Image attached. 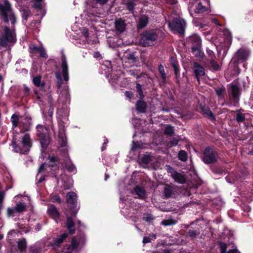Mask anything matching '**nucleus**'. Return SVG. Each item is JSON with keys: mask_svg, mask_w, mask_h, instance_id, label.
Listing matches in <instances>:
<instances>
[{"mask_svg": "<svg viewBox=\"0 0 253 253\" xmlns=\"http://www.w3.org/2000/svg\"><path fill=\"white\" fill-rule=\"evenodd\" d=\"M66 202L67 209L70 213V215L68 216L66 218V227L69 233L71 235L74 234L76 229L74 228L75 223L73 220L76 218L79 207H77V195L74 192H69L66 195Z\"/></svg>", "mask_w": 253, "mask_h": 253, "instance_id": "obj_1", "label": "nucleus"}, {"mask_svg": "<svg viewBox=\"0 0 253 253\" xmlns=\"http://www.w3.org/2000/svg\"><path fill=\"white\" fill-rule=\"evenodd\" d=\"M37 136L40 143L42 153L44 152L47 149L51 141L49 129L46 126L38 125L37 127Z\"/></svg>", "mask_w": 253, "mask_h": 253, "instance_id": "obj_2", "label": "nucleus"}, {"mask_svg": "<svg viewBox=\"0 0 253 253\" xmlns=\"http://www.w3.org/2000/svg\"><path fill=\"white\" fill-rule=\"evenodd\" d=\"M32 142L30 134L26 133L22 137V141L20 142L21 145L17 144L14 138L13 139L11 144L14 152L25 154L29 152L30 149L32 145Z\"/></svg>", "mask_w": 253, "mask_h": 253, "instance_id": "obj_3", "label": "nucleus"}, {"mask_svg": "<svg viewBox=\"0 0 253 253\" xmlns=\"http://www.w3.org/2000/svg\"><path fill=\"white\" fill-rule=\"evenodd\" d=\"M219 158L218 149L213 146L206 147L203 153L202 160L207 165L213 164L217 162Z\"/></svg>", "mask_w": 253, "mask_h": 253, "instance_id": "obj_4", "label": "nucleus"}, {"mask_svg": "<svg viewBox=\"0 0 253 253\" xmlns=\"http://www.w3.org/2000/svg\"><path fill=\"white\" fill-rule=\"evenodd\" d=\"M0 15L4 22L9 23L10 20L11 23L14 25L16 22V17L12 11L9 3H5V4H0Z\"/></svg>", "mask_w": 253, "mask_h": 253, "instance_id": "obj_5", "label": "nucleus"}, {"mask_svg": "<svg viewBox=\"0 0 253 253\" xmlns=\"http://www.w3.org/2000/svg\"><path fill=\"white\" fill-rule=\"evenodd\" d=\"M157 38V35L153 30H146L140 34L139 42L143 47L149 46L154 44Z\"/></svg>", "mask_w": 253, "mask_h": 253, "instance_id": "obj_6", "label": "nucleus"}, {"mask_svg": "<svg viewBox=\"0 0 253 253\" xmlns=\"http://www.w3.org/2000/svg\"><path fill=\"white\" fill-rule=\"evenodd\" d=\"M16 38L14 33L8 26H5L0 36V46L6 47L9 43H14Z\"/></svg>", "mask_w": 253, "mask_h": 253, "instance_id": "obj_7", "label": "nucleus"}, {"mask_svg": "<svg viewBox=\"0 0 253 253\" xmlns=\"http://www.w3.org/2000/svg\"><path fill=\"white\" fill-rule=\"evenodd\" d=\"M168 24L172 30L176 31L180 36L184 35L185 22L183 20L176 18L173 19L172 22L168 21Z\"/></svg>", "mask_w": 253, "mask_h": 253, "instance_id": "obj_8", "label": "nucleus"}, {"mask_svg": "<svg viewBox=\"0 0 253 253\" xmlns=\"http://www.w3.org/2000/svg\"><path fill=\"white\" fill-rule=\"evenodd\" d=\"M26 211V205L24 203H17L15 207L8 208L6 210V215L8 217H14L16 213H21Z\"/></svg>", "mask_w": 253, "mask_h": 253, "instance_id": "obj_9", "label": "nucleus"}, {"mask_svg": "<svg viewBox=\"0 0 253 253\" xmlns=\"http://www.w3.org/2000/svg\"><path fill=\"white\" fill-rule=\"evenodd\" d=\"M186 43L191 45V47L202 46V40L197 34H193L188 37L186 40Z\"/></svg>", "mask_w": 253, "mask_h": 253, "instance_id": "obj_10", "label": "nucleus"}, {"mask_svg": "<svg viewBox=\"0 0 253 253\" xmlns=\"http://www.w3.org/2000/svg\"><path fill=\"white\" fill-rule=\"evenodd\" d=\"M196 79L199 82L200 78L205 75L204 68L198 62H194L192 68Z\"/></svg>", "mask_w": 253, "mask_h": 253, "instance_id": "obj_11", "label": "nucleus"}, {"mask_svg": "<svg viewBox=\"0 0 253 253\" xmlns=\"http://www.w3.org/2000/svg\"><path fill=\"white\" fill-rule=\"evenodd\" d=\"M31 120L30 117H26L23 120L20 121L18 127L21 132L24 133L30 130L32 125Z\"/></svg>", "mask_w": 253, "mask_h": 253, "instance_id": "obj_12", "label": "nucleus"}, {"mask_svg": "<svg viewBox=\"0 0 253 253\" xmlns=\"http://www.w3.org/2000/svg\"><path fill=\"white\" fill-rule=\"evenodd\" d=\"M240 89L236 84H231L230 88L228 90L229 95L232 98L234 102H237L239 100Z\"/></svg>", "mask_w": 253, "mask_h": 253, "instance_id": "obj_13", "label": "nucleus"}, {"mask_svg": "<svg viewBox=\"0 0 253 253\" xmlns=\"http://www.w3.org/2000/svg\"><path fill=\"white\" fill-rule=\"evenodd\" d=\"M61 68L62 71V75L65 81L67 82L69 81V72L68 66L67 64V59L66 56L63 54L61 57Z\"/></svg>", "mask_w": 253, "mask_h": 253, "instance_id": "obj_14", "label": "nucleus"}, {"mask_svg": "<svg viewBox=\"0 0 253 253\" xmlns=\"http://www.w3.org/2000/svg\"><path fill=\"white\" fill-rule=\"evenodd\" d=\"M47 166L48 168L56 167L58 169L60 159L54 155H49L47 160Z\"/></svg>", "mask_w": 253, "mask_h": 253, "instance_id": "obj_15", "label": "nucleus"}, {"mask_svg": "<svg viewBox=\"0 0 253 253\" xmlns=\"http://www.w3.org/2000/svg\"><path fill=\"white\" fill-rule=\"evenodd\" d=\"M199 107L201 110V113L204 117H208L212 121L215 120V116L208 107H206L202 104H200Z\"/></svg>", "mask_w": 253, "mask_h": 253, "instance_id": "obj_16", "label": "nucleus"}, {"mask_svg": "<svg viewBox=\"0 0 253 253\" xmlns=\"http://www.w3.org/2000/svg\"><path fill=\"white\" fill-rule=\"evenodd\" d=\"M30 52L32 53H39L41 58H47V55L44 49L42 47H39L37 46H30Z\"/></svg>", "mask_w": 253, "mask_h": 253, "instance_id": "obj_17", "label": "nucleus"}, {"mask_svg": "<svg viewBox=\"0 0 253 253\" xmlns=\"http://www.w3.org/2000/svg\"><path fill=\"white\" fill-rule=\"evenodd\" d=\"M169 61L171 66L173 69L175 76H180L179 66L175 57L174 56L170 57Z\"/></svg>", "mask_w": 253, "mask_h": 253, "instance_id": "obj_18", "label": "nucleus"}, {"mask_svg": "<svg viewBox=\"0 0 253 253\" xmlns=\"http://www.w3.org/2000/svg\"><path fill=\"white\" fill-rule=\"evenodd\" d=\"M115 26L116 30L117 31L122 33L126 30V24L124 20L120 18L116 20L115 22Z\"/></svg>", "mask_w": 253, "mask_h": 253, "instance_id": "obj_19", "label": "nucleus"}, {"mask_svg": "<svg viewBox=\"0 0 253 253\" xmlns=\"http://www.w3.org/2000/svg\"><path fill=\"white\" fill-rule=\"evenodd\" d=\"M48 214L53 219L59 218L60 213L57 209L53 205H51L47 210Z\"/></svg>", "mask_w": 253, "mask_h": 253, "instance_id": "obj_20", "label": "nucleus"}, {"mask_svg": "<svg viewBox=\"0 0 253 253\" xmlns=\"http://www.w3.org/2000/svg\"><path fill=\"white\" fill-rule=\"evenodd\" d=\"M136 109L138 112L145 113L146 112L147 104L142 99H139L135 104Z\"/></svg>", "mask_w": 253, "mask_h": 253, "instance_id": "obj_21", "label": "nucleus"}, {"mask_svg": "<svg viewBox=\"0 0 253 253\" xmlns=\"http://www.w3.org/2000/svg\"><path fill=\"white\" fill-rule=\"evenodd\" d=\"M68 234L64 233L62 235L58 236V237L54 239L52 241V246L54 247H58L67 238Z\"/></svg>", "mask_w": 253, "mask_h": 253, "instance_id": "obj_22", "label": "nucleus"}, {"mask_svg": "<svg viewBox=\"0 0 253 253\" xmlns=\"http://www.w3.org/2000/svg\"><path fill=\"white\" fill-rule=\"evenodd\" d=\"M210 170L214 174L222 175L225 172L224 168L219 165H212L210 167Z\"/></svg>", "mask_w": 253, "mask_h": 253, "instance_id": "obj_23", "label": "nucleus"}, {"mask_svg": "<svg viewBox=\"0 0 253 253\" xmlns=\"http://www.w3.org/2000/svg\"><path fill=\"white\" fill-rule=\"evenodd\" d=\"M148 22V18L146 15H143L139 18L137 24L138 29H142L145 27Z\"/></svg>", "mask_w": 253, "mask_h": 253, "instance_id": "obj_24", "label": "nucleus"}, {"mask_svg": "<svg viewBox=\"0 0 253 253\" xmlns=\"http://www.w3.org/2000/svg\"><path fill=\"white\" fill-rule=\"evenodd\" d=\"M236 56L239 60L243 62L247 59L248 53L245 50L240 49L237 52Z\"/></svg>", "mask_w": 253, "mask_h": 253, "instance_id": "obj_25", "label": "nucleus"}, {"mask_svg": "<svg viewBox=\"0 0 253 253\" xmlns=\"http://www.w3.org/2000/svg\"><path fill=\"white\" fill-rule=\"evenodd\" d=\"M17 248L20 253H23L27 248V242L25 238L20 239L17 242Z\"/></svg>", "mask_w": 253, "mask_h": 253, "instance_id": "obj_26", "label": "nucleus"}, {"mask_svg": "<svg viewBox=\"0 0 253 253\" xmlns=\"http://www.w3.org/2000/svg\"><path fill=\"white\" fill-rule=\"evenodd\" d=\"M191 50L193 53L195 54V57L200 58H203L204 53L202 50V46L191 47Z\"/></svg>", "mask_w": 253, "mask_h": 253, "instance_id": "obj_27", "label": "nucleus"}, {"mask_svg": "<svg viewBox=\"0 0 253 253\" xmlns=\"http://www.w3.org/2000/svg\"><path fill=\"white\" fill-rule=\"evenodd\" d=\"M134 192L140 198H143L145 197L146 191L145 189L140 186H136L134 188Z\"/></svg>", "mask_w": 253, "mask_h": 253, "instance_id": "obj_28", "label": "nucleus"}, {"mask_svg": "<svg viewBox=\"0 0 253 253\" xmlns=\"http://www.w3.org/2000/svg\"><path fill=\"white\" fill-rule=\"evenodd\" d=\"M174 181L178 183L183 184L186 182V178L184 175L177 172L172 177Z\"/></svg>", "mask_w": 253, "mask_h": 253, "instance_id": "obj_29", "label": "nucleus"}, {"mask_svg": "<svg viewBox=\"0 0 253 253\" xmlns=\"http://www.w3.org/2000/svg\"><path fill=\"white\" fill-rule=\"evenodd\" d=\"M200 234V231L197 229H188L186 231V236L192 239L196 238Z\"/></svg>", "mask_w": 253, "mask_h": 253, "instance_id": "obj_30", "label": "nucleus"}, {"mask_svg": "<svg viewBox=\"0 0 253 253\" xmlns=\"http://www.w3.org/2000/svg\"><path fill=\"white\" fill-rule=\"evenodd\" d=\"M33 82L37 87H41L42 88L45 86L44 82L41 83V76L40 75L34 77L33 79Z\"/></svg>", "mask_w": 253, "mask_h": 253, "instance_id": "obj_31", "label": "nucleus"}, {"mask_svg": "<svg viewBox=\"0 0 253 253\" xmlns=\"http://www.w3.org/2000/svg\"><path fill=\"white\" fill-rule=\"evenodd\" d=\"M11 122L12 124L13 129L18 127L20 122L19 121V116L15 114H13L11 117Z\"/></svg>", "mask_w": 253, "mask_h": 253, "instance_id": "obj_32", "label": "nucleus"}, {"mask_svg": "<svg viewBox=\"0 0 253 253\" xmlns=\"http://www.w3.org/2000/svg\"><path fill=\"white\" fill-rule=\"evenodd\" d=\"M22 18L26 22L28 17L31 15V11L28 8H22L21 10Z\"/></svg>", "mask_w": 253, "mask_h": 253, "instance_id": "obj_33", "label": "nucleus"}, {"mask_svg": "<svg viewBox=\"0 0 253 253\" xmlns=\"http://www.w3.org/2000/svg\"><path fill=\"white\" fill-rule=\"evenodd\" d=\"M178 158L182 162H186L187 160V154L183 150H180L178 153Z\"/></svg>", "mask_w": 253, "mask_h": 253, "instance_id": "obj_34", "label": "nucleus"}, {"mask_svg": "<svg viewBox=\"0 0 253 253\" xmlns=\"http://www.w3.org/2000/svg\"><path fill=\"white\" fill-rule=\"evenodd\" d=\"M152 157L149 154L146 153V154L141 158V161L142 163L147 165L151 163L152 161Z\"/></svg>", "mask_w": 253, "mask_h": 253, "instance_id": "obj_35", "label": "nucleus"}, {"mask_svg": "<svg viewBox=\"0 0 253 253\" xmlns=\"http://www.w3.org/2000/svg\"><path fill=\"white\" fill-rule=\"evenodd\" d=\"M207 11V7L203 6L201 2H199L195 10V12L196 13H202Z\"/></svg>", "mask_w": 253, "mask_h": 253, "instance_id": "obj_36", "label": "nucleus"}, {"mask_svg": "<svg viewBox=\"0 0 253 253\" xmlns=\"http://www.w3.org/2000/svg\"><path fill=\"white\" fill-rule=\"evenodd\" d=\"M164 133L170 136H172L174 133L173 126L170 125H167L165 128Z\"/></svg>", "mask_w": 253, "mask_h": 253, "instance_id": "obj_37", "label": "nucleus"}, {"mask_svg": "<svg viewBox=\"0 0 253 253\" xmlns=\"http://www.w3.org/2000/svg\"><path fill=\"white\" fill-rule=\"evenodd\" d=\"M172 194V188L169 186H166L164 189V195L166 198L171 196Z\"/></svg>", "mask_w": 253, "mask_h": 253, "instance_id": "obj_38", "label": "nucleus"}, {"mask_svg": "<svg viewBox=\"0 0 253 253\" xmlns=\"http://www.w3.org/2000/svg\"><path fill=\"white\" fill-rule=\"evenodd\" d=\"M240 110L236 111L237 115L236 117V120L238 123H242L246 120L245 114L240 112Z\"/></svg>", "mask_w": 253, "mask_h": 253, "instance_id": "obj_39", "label": "nucleus"}, {"mask_svg": "<svg viewBox=\"0 0 253 253\" xmlns=\"http://www.w3.org/2000/svg\"><path fill=\"white\" fill-rule=\"evenodd\" d=\"M176 223V221L172 218L165 219L161 222V224L165 226L174 225Z\"/></svg>", "mask_w": 253, "mask_h": 253, "instance_id": "obj_40", "label": "nucleus"}, {"mask_svg": "<svg viewBox=\"0 0 253 253\" xmlns=\"http://www.w3.org/2000/svg\"><path fill=\"white\" fill-rule=\"evenodd\" d=\"M217 245L219 249L220 253H227V244L221 241H219L217 243Z\"/></svg>", "mask_w": 253, "mask_h": 253, "instance_id": "obj_41", "label": "nucleus"}, {"mask_svg": "<svg viewBox=\"0 0 253 253\" xmlns=\"http://www.w3.org/2000/svg\"><path fill=\"white\" fill-rule=\"evenodd\" d=\"M159 75L161 76L162 83L165 84L166 82V74L165 73L163 66L161 64L159 65Z\"/></svg>", "mask_w": 253, "mask_h": 253, "instance_id": "obj_42", "label": "nucleus"}, {"mask_svg": "<svg viewBox=\"0 0 253 253\" xmlns=\"http://www.w3.org/2000/svg\"><path fill=\"white\" fill-rule=\"evenodd\" d=\"M216 95L220 98L223 97L225 93V87H218L215 89Z\"/></svg>", "mask_w": 253, "mask_h": 253, "instance_id": "obj_43", "label": "nucleus"}, {"mask_svg": "<svg viewBox=\"0 0 253 253\" xmlns=\"http://www.w3.org/2000/svg\"><path fill=\"white\" fill-rule=\"evenodd\" d=\"M41 248L35 245L31 246L29 248V253H40Z\"/></svg>", "mask_w": 253, "mask_h": 253, "instance_id": "obj_44", "label": "nucleus"}, {"mask_svg": "<svg viewBox=\"0 0 253 253\" xmlns=\"http://www.w3.org/2000/svg\"><path fill=\"white\" fill-rule=\"evenodd\" d=\"M126 5V9L129 11V12H133L134 9V7L135 6V4L132 2L131 0L127 1L125 3Z\"/></svg>", "mask_w": 253, "mask_h": 253, "instance_id": "obj_45", "label": "nucleus"}, {"mask_svg": "<svg viewBox=\"0 0 253 253\" xmlns=\"http://www.w3.org/2000/svg\"><path fill=\"white\" fill-rule=\"evenodd\" d=\"M136 88L137 92L139 96L140 99H143L144 96L143 93L142 85L139 83H136Z\"/></svg>", "mask_w": 253, "mask_h": 253, "instance_id": "obj_46", "label": "nucleus"}, {"mask_svg": "<svg viewBox=\"0 0 253 253\" xmlns=\"http://www.w3.org/2000/svg\"><path fill=\"white\" fill-rule=\"evenodd\" d=\"M79 247V243L77 242V240L76 239V238L75 237H74L72 238L71 243V248L73 250H76L78 249Z\"/></svg>", "mask_w": 253, "mask_h": 253, "instance_id": "obj_47", "label": "nucleus"}, {"mask_svg": "<svg viewBox=\"0 0 253 253\" xmlns=\"http://www.w3.org/2000/svg\"><path fill=\"white\" fill-rule=\"evenodd\" d=\"M210 64L214 71H216L220 69L219 65L217 62L213 59H212L210 61Z\"/></svg>", "mask_w": 253, "mask_h": 253, "instance_id": "obj_48", "label": "nucleus"}, {"mask_svg": "<svg viewBox=\"0 0 253 253\" xmlns=\"http://www.w3.org/2000/svg\"><path fill=\"white\" fill-rule=\"evenodd\" d=\"M58 137L60 140V144L61 147H65L67 144L66 139L64 138L63 134H59Z\"/></svg>", "mask_w": 253, "mask_h": 253, "instance_id": "obj_49", "label": "nucleus"}, {"mask_svg": "<svg viewBox=\"0 0 253 253\" xmlns=\"http://www.w3.org/2000/svg\"><path fill=\"white\" fill-rule=\"evenodd\" d=\"M51 200L54 203L60 204L62 202L61 199L58 195H55L51 197Z\"/></svg>", "mask_w": 253, "mask_h": 253, "instance_id": "obj_50", "label": "nucleus"}, {"mask_svg": "<svg viewBox=\"0 0 253 253\" xmlns=\"http://www.w3.org/2000/svg\"><path fill=\"white\" fill-rule=\"evenodd\" d=\"M47 168V162H45L40 166V168H39L38 171L40 173L43 172Z\"/></svg>", "mask_w": 253, "mask_h": 253, "instance_id": "obj_51", "label": "nucleus"}, {"mask_svg": "<svg viewBox=\"0 0 253 253\" xmlns=\"http://www.w3.org/2000/svg\"><path fill=\"white\" fill-rule=\"evenodd\" d=\"M178 143V140L177 138L173 137L172 140L169 142L168 146L169 147H172L173 146H176Z\"/></svg>", "mask_w": 253, "mask_h": 253, "instance_id": "obj_52", "label": "nucleus"}, {"mask_svg": "<svg viewBox=\"0 0 253 253\" xmlns=\"http://www.w3.org/2000/svg\"><path fill=\"white\" fill-rule=\"evenodd\" d=\"M66 168L68 171L71 172H73L76 170V167L73 164H66Z\"/></svg>", "mask_w": 253, "mask_h": 253, "instance_id": "obj_53", "label": "nucleus"}, {"mask_svg": "<svg viewBox=\"0 0 253 253\" xmlns=\"http://www.w3.org/2000/svg\"><path fill=\"white\" fill-rule=\"evenodd\" d=\"M17 226L20 229L22 230L25 233L28 232V230H26L27 227L25 224L22 223L21 222H18L17 223Z\"/></svg>", "mask_w": 253, "mask_h": 253, "instance_id": "obj_54", "label": "nucleus"}, {"mask_svg": "<svg viewBox=\"0 0 253 253\" xmlns=\"http://www.w3.org/2000/svg\"><path fill=\"white\" fill-rule=\"evenodd\" d=\"M167 167V171L168 173H170L171 176L172 177L175 175V173H176L177 171L176 170H175L173 168L169 166H168Z\"/></svg>", "mask_w": 253, "mask_h": 253, "instance_id": "obj_55", "label": "nucleus"}, {"mask_svg": "<svg viewBox=\"0 0 253 253\" xmlns=\"http://www.w3.org/2000/svg\"><path fill=\"white\" fill-rule=\"evenodd\" d=\"M33 7H34L35 9H37L38 10H41L42 8V2H38L35 1L33 5Z\"/></svg>", "mask_w": 253, "mask_h": 253, "instance_id": "obj_56", "label": "nucleus"}, {"mask_svg": "<svg viewBox=\"0 0 253 253\" xmlns=\"http://www.w3.org/2000/svg\"><path fill=\"white\" fill-rule=\"evenodd\" d=\"M54 111V105L51 102H50V106L48 111L49 116L52 117Z\"/></svg>", "mask_w": 253, "mask_h": 253, "instance_id": "obj_57", "label": "nucleus"}, {"mask_svg": "<svg viewBox=\"0 0 253 253\" xmlns=\"http://www.w3.org/2000/svg\"><path fill=\"white\" fill-rule=\"evenodd\" d=\"M153 219V216L151 214H147L143 217V220L148 222H150Z\"/></svg>", "mask_w": 253, "mask_h": 253, "instance_id": "obj_58", "label": "nucleus"}, {"mask_svg": "<svg viewBox=\"0 0 253 253\" xmlns=\"http://www.w3.org/2000/svg\"><path fill=\"white\" fill-rule=\"evenodd\" d=\"M125 95L129 100L133 97V93L132 91H126Z\"/></svg>", "mask_w": 253, "mask_h": 253, "instance_id": "obj_59", "label": "nucleus"}, {"mask_svg": "<svg viewBox=\"0 0 253 253\" xmlns=\"http://www.w3.org/2000/svg\"><path fill=\"white\" fill-rule=\"evenodd\" d=\"M141 145L138 142H133V145L132 147V149L133 150H136L138 149H141Z\"/></svg>", "mask_w": 253, "mask_h": 253, "instance_id": "obj_60", "label": "nucleus"}, {"mask_svg": "<svg viewBox=\"0 0 253 253\" xmlns=\"http://www.w3.org/2000/svg\"><path fill=\"white\" fill-rule=\"evenodd\" d=\"M127 59L128 60L131 61L132 62H135L136 61V58L133 53L129 54L128 56Z\"/></svg>", "mask_w": 253, "mask_h": 253, "instance_id": "obj_61", "label": "nucleus"}, {"mask_svg": "<svg viewBox=\"0 0 253 253\" xmlns=\"http://www.w3.org/2000/svg\"><path fill=\"white\" fill-rule=\"evenodd\" d=\"M110 77H111V79H112V80H114V81H113V82H114V81H117V80L118 79L119 77L118 76H117V75H116L115 73H112L110 74Z\"/></svg>", "mask_w": 253, "mask_h": 253, "instance_id": "obj_62", "label": "nucleus"}, {"mask_svg": "<svg viewBox=\"0 0 253 253\" xmlns=\"http://www.w3.org/2000/svg\"><path fill=\"white\" fill-rule=\"evenodd\" d=\"M95 2L97 4H99L101 5L106 3L108 0H95Z\"/></svg>", "mask_w": 253, "mask_h": 253, "instance_id": "obj_63", "label": "nucleus"}, {"mask_svg": "<svg viewBox=\"0 0 253 253\" xmlns=\"http://www.w3.org/2000/svg\"><path fill=\"white\" fill-rule=\"evenodd\" d=\"M151 242V239L149 237H144L143 239V243L146 244Z\"/></svg>", "mask_w": 253, "mask_h": 253, "instance_id": "obj_64", "label": "nucleus"}]
</instances>
